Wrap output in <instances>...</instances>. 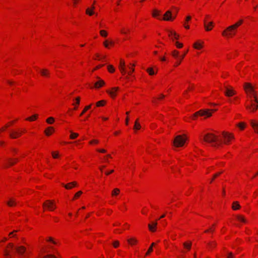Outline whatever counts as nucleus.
I'll return each mask as SVG.
<instances>
[{
    "instance_id": "obj_1",
    "label": "nucleus",
    "mask_w": 258,
    "mask_h": 258,
    "mask_svg": "<svg viewBox=\"0 0 258 258\" xmlns=\"http://www.w3.org/2000/svg\"><path fill=\"white\" fill-rule=\"evenodd\" d=\"M243 87L247 93H249L251 94V96H249L250 105H246V108L252 111H254L258 108V101L254 88L253 86L249 83H245Z\"/></svg>"
},
{
    "instance_id": "obj_2",
    "label": "nucleus",
    "mask_w": 258,
    "mask_h": 258,
    "mask_svg": "<svg viewBox=\"0 0 258 258\" xmlns=\"http://www.w3.org/2000/svg\"><path fill=\"white\" fill-rule=\"evenodd\" d=\"M25 248L22 246L15 245L13 243H9L5 251V258H10L11 253L17 252L19 254L23 253Z\"/></svg>"
},
{
    "instance_id": "obj_3",
    "label": "nucleus",
    "mask_w": 258,
    "mask_h": 258,
    "mask_svg": "<svg viewBox=\"0 0 258 258\" xmlns=\"http://www.w3.org/2000/svg\"><path fill=\"white\" fill-rule=\"evenodd\" d=\"M204 141L208 142V143H214V144L213 145L214 147L218 146L220 145L219 143L217 142L218 138L214 135L212 134H206L203 139Z\"/></svg>"
},
{
    "instance_id": "obj_4",
    "label": "nucleus",
    "mask_w": 258,
    "mask_h": 258,
    "mask_svg": "<svg viewBox=\"0 0 258 258\" xmlns=\"http://www.w3.org/2000/svg\"><path fill=\"white\" fill-rule=\"evenodd\" d=\"M237 28L233 25L229 26L222 32V35L225 37H232L235 34Z\"/></svg>"
},
{
    "instance_id": "obj_5",
    "label": "nucleus",
    "mask_w": 258,
    "mask_h": 258,
    "mask_svg": "<svg viewBox=\"0 0 258 258\" xmlns=\"http://www.w3.org/2000/svg\"><path fill=\"white\" fill-rule=\"evenodd\" d=\"M43 207L44 209L52 211L54 210L56 207L54 201L52 200H46L43 204Z\"/></svg>"
},
{
    "instance_id": "obj_6",
    "label": "nucleus",
    "mask_w": 258,
    "mask_h": 258,
    "mask_svg": "<svg viewBox=\"0 0 258 258\" xmlns=\"http://www.w3.org/2000/svg\"><path fill=\"white\" fill-rule=\"evenodd\" d=\"M185 141V138H183L181 135H178L175 137L173 141V144L176 147H182L183 146Z\"/></svg>"
},
{
    "instance_id": "obj_7",
    "label": "nucleus",
    "mask_w": 258,
    "mask_h": 258,
    "mask_svg": "<svg viewBox=\"0 0 258 258\" xmlns=\"http://www.w3.org/2000/svg\"><path fill=\"white\" fill-rule=\"evenodd\" d=\"M209 109H202L200 110L198 112H196L192 118L195 119L198 115L200 116H206L207 117H210L212 115V113L210 112Z\"/></svg>"
},
{
    "instance_id": "obj_8",
    "label": "nucleus",
    "mask_w": 258,
    "mask_h": 258,
    "mask_svg": "<svg viewBox=\"0 0 258 258\" xmlns=\"http://www.w3.org/2000/svg\"><path fill=\"white\" fill-rule=\"evenodd\" d=\"M225 95L227 97H231L236 94V92L233 90L232 87L225 86Z\"/></svg>"
},
{
    "instance_id": "obj_9",
    "label": "nucleus",
    "mask_w": 258,
    "mask_h": 258,
    "mask_svg": "<svg viewBox=\"0 0 258 258\" xmlns=\"http://www.w3.org/2000/svg\"><path fill=\"white\" fill-rule=\"evenodd\" d=\"M175 17L176 15L172 17L171 12L170 11H167L164 15V17L162 19V20L165 21H172L175 18Z\"/></svg>"
},
{
    "instance_id": "obj_10",
    "label": "nucleus",
    "mask_w": 258,
    "mask_h": 258,
    "mask_svg": "<svg viewBox=\"0 0 258 258\" xmlns=\"http://www.w3.org/2000/svg\"><path fill=\"white\" fill-rule=\"evenodd\" d=\"M222 138L224 139V143L227 144L231 139L234 138V136L226 132L222 133Z\"/></svg>"
},
{
    "instance_id": "obj_11",
    "label": "nucleus",
    "mask_w": 258,
    "mask_h": 258,
    "mask_svg": "<svg viewBox=\"0 0 258 258\" xmlns=\"http://www.w3.org/2000/svg\"><path fill=\"white\" fill-rule=\"evenodd\" d=\"M97 78L98 79V81L94 83V87L98 89L102 87L105 84V82L98 77H97Z\"/></svg>"
},
{
    "instance_id": "obj_12",
    "label": "nucleus",
    "mask_w": 258,
    "mask_h": 258,
    "mask_svg": "<svg viewBox=\"0 0 258 258\" xmlns=\"http://www.w3.org/2000/svg\"><path fill=\"white\" fill-rule=\"evenodd\" d=\"M157 225V222H152L151 223L148 224V228L150 231L154 232L156 231V228Z\"/></svg>"
},
{
    "instance_id": "obj_13",
    "label": "nucleus",
    "mask_w": 258,
    "mask_h": 258,
    "mask_svg": "<svg viewBox=\"0 0 258 258\" xmlns=\"http://www.w3.org/2000/svg\"><path fill=\"white\" fill-rule=\"evenodd\" d=\"M119 90L118 87L112 88L111 90H107V92L110 95L112 98H114L116 96V92Z\"/></svg>"
},
{
    "instance_id": "obj_14",
    "label": "nucleus",
    "mask_w": 258,
    "mask_h": 258,
    "mask_svg": "<svg viewBox=\"0 0 258 258\" xmlns=\"http://www.w3.org/2000/svg\"><path fill=\"white\" fill-rule=\"evenodd\" d=\"M125 62L122 60H120L119 68L121 73L123 75L127 73L125 69Z\"/></svg>"
},
{
    "instance_id": "obj_15",
    "label": "nucleus",
    "mask_w": 258,
    "mask_h": 258,
    "mask_svg": "<svg viewBox=\"0 0 258 258\" xmlns=\"http://www.w3.org/2000/svg\"><path fill=\"white\" fill-rule=\"evenodd\" d=\"M213 23L212 22H207V20H204V26L206 31H210L212 29L210 26H213Z\"/></svg>"
},
{
    "instance_id": "obj_16",
    "label": "nucleus",
    "mask_w": 258,
    "mask_h": 258,
    "mask_svg": "<svg viewBox=\"0 0 258 258\" xmlns=\"http://www.w3.org/2000/svg\"><path fill=\"white\" fill-rule=\"evenodd\" d=\"M62 184L66 189H70L72 188L74 186H75L76 185H77V183L76 182L74 181V182L69 183L67 184H64L63 183Z\"/></svg>"
},
{
    "instance_id": "obj_17",
    "label": "nucleus",
    "mask_w": 258,
    "mask_h": 258,
    "mask_svg": "<svg viewBox=\"0 0 258 258\" xmlns=\"http://www.w3.org/2000/svg\"><path fill=\"white\" fill-rule=\"evenodd\" d=\"M22 133H18L17 131H14L12 133H10V136L12 139H16L18 137L20 136L21 135Z\"/></svg>"
},
{
    "instance_id": "obj_18",
    "label": "nucleus",
    "mask_w": 258,
    "mask_h": 258,
    "mask_svg": "<svg viewBox=\"0 0 258 258\" xmlns=\"http://www.w3.org/2000/svg\"><path fill=\"white\" fill-rule=\"evenodd\" d=\"M7 204L10 207H12L17 204L16 201L13 198H10L9 200L7 202Z\"/></svg>"
},
{
    "instance_id": "obj_19",
    "label": "nucleus",
    "mask_w": 258,
    "mask_h": 258,
    "mask_svg": "<svg viewBox=\"0 0 258 258\" xmlns=\"http://www.w3.org/2000/svg\"><path fill=\"white\" fill-rule=\"evenodd\" d=\"M168 35L169 37H170L172 39H177L178 38L179 36L176 34V33L175 32L172 31H168Z\"/></svg>"
},
{
    "instance_id": "obj_20",
    "label": "nucleus",
    "mask_w": 258,
    "mask_h": 258,
    "mask_svg": "<svg viewBox=\"0 0 258 258\" xmlns=\"http://www.w3.org/2000/svg\"><path fill=\"white\" fill-rule=\"evenodd\" d=\"M203 43V42L200 43L197 41L194 44L193 46L195 49H200L202 48Z\"/></svg>"
},
{
    "instance_id": "obj_21",
    "label": "nucleus",
    "mask_w": 258,
    "mask_h": 258,
    "mask_svg": "<svg viewBox=\"0 0 258 258\" xmlns=\"http://www.w3.org/2000/svg\"><path fill=\"white\" fill-rule=\"evenodd\" d=\"M17 231V230H14L13 231V232H11L10 234H9V236H10V238H14V237H16L17 238V240H25V239H24L23 237H21L20 239L17 238L16 237V235L14 234V233L16 232Z\"/></svg>"
},
{
    "instance_id": "obj_22",
    "label": "nucleus",
    "mask_w": 258,
    "mask_h": 258,
    "mask_svg": "<svg viewBox=\"0 0 258 258\" xmlns=\"http://www.w3.org/2000/svg\"><path fill=\"white\" fill-rule=\"evenodd\" d=\"M51 131L53 132L54 128L53 127L49 126L45 130L44 133L46 136H50L51 134Z\"/></svg>"
},
{
    "instance_id": "obj_23",
    "label": "nucleus",
    "mask_w": 258,
    "mask_h": 258,
    "mask_svg": "<svg viewBox=\"0 0 258 258\" xmlns=\"http://www.w3.org/2000/svg\"><path fill=\"white\" fill-rule=\"evenodd\" d=\"M240 208V206L238 202H234L232 204V208L234 210H237Z\"/></svg>"
},
{
    "instance_id": "obj_24",
    "label": "nucleus",
    "mask_w": 258,
    "mask_h": 258,
    "mask_svg": "<svg viewBox=\"0 0 258 258\" xmlns=\"http://www.w3.org/2000/svg\"><path fill=\"white\" fill-rule=\"evenodd\" d=\"M185 54H186V52L184 53L182 55H181L180 56H179V58H176L177 59V61L176 62V64L175 65V66H177L179 65L182 59L184 57V56L185 55Z\"/></svg>"
},
{
    "instance_id": "obj_25",
    "label": "nucleus",
    "mask_w": 258,
    "mask_h": 258,
    "mask_svg": "<svg viewBox=\"0 0 258 258\" xmlns=\"http://www.w3.org/2000/svg\"><path fill=\"white\" fill-rule=\"evenodd\" d=\"M215 225L213 224L211 226L209 227L207 230L205 231V233L213 232L215 230Z\"/></svg>"
},
{
    "instance_id": "obj_26",
    "label": "nucleus",
    "mask_w": 258,
    "mask_h": 258,
    "mask_svg": "<svg viewBox=\"0 0 258 258\" xmlns=\"http://www.w3.org/2000/svg\"><path fill=\"white\" fill-rule=\"evenodd\" d=\"M120 192V190L118 188H114L111 192V195L113 197L117 196Z\"/></svg>"
},
{
    "instance_id": "obj_27",
    "label": "nucleus",
    "mask_w": 258,
    "mask_h": 258,
    "mask_svg": "<svg viewBox=\"0 0 258 258\" xmlns=\"http://www.w3.org/2000/svg\"><path fill=\"white\" fill-rule=\"evenodd\" d=\"M40 73L43 76H48L49 74V71L47 69H42L40 71Z\"/></svg>"
},
{
    "instance_id": "obj_28",
    "label": "nucleus",
    "mask_w": 258,
    "mask_h": 258,
    "mask_svg": "<svg viewBox=\"0 0 258 258\" xmlns=\"http://www.w3.org/2000/svg\"><path fill=\"white\" fill-rule=\"evenodd\" d=\"M71 135H70V138L71 139H74L77 138L79 136L78 134L73 133L72 131H70Z\"/></svg>"
},
{
    "instance_id": "obj_29",
    "label": "nucleus",
    "mask_w": 258,
    "mask_h": 258,
    "mask_svg": "<svg viewBox=\"0 0 258 258\" xmlns=\"http://www.w3.org/2000/svg\"><path fill=\"white\" fill-rule=\"evenodd\" d=\"M172 55L175 58H179V52L178 51H177V50H173L172 52Z\"/></svg>"
},
{
    "instance_id": "obj_30",
    "label": "nucleus",
    "mask_w": 258,
    "mask_h": 258,
    "mask_svg": "<svg viewBox=\"0 0 258 258\" xmlns=\"http://www.w3.org/2000/svg\"><path fill=\"white\" fill-rule=\"evenodd\" d=\"M236 218L238 220H239L241 222H242L243 223H245L246 221V220L244 219V218L243 216H242L241 215H237Z\"/></svg>"
},
{
    "instance_id": "obj_31",
    "label": "nucleus",
    "mask_w": 258,
    "mask_h": 258,
    "mask_svg": "<svg viewBox=\"0 0 258 258\" xmlns=\"http://www.w3.org/2000/svg\"><path fill=\"white\" fill-rule=\"evenodd\" d=\"M250 124L252 127L256 130L257 128H258V122H255L254 121H251Z\"/></svg>"
},
{
    "instance_id": "obj_32",
    "label": "nucleus",
    "mask_w": 258,
    "mask_h": 258,
    "mask_svg": "<svg viewBox=\"0 0 258 258\" xmlns=\"http://www.w3.org/2000/svg\"><path fill=\"white\" fill-rule=\"evenodd\" d=\"M130 65H132V64H130ZM135 66V64H133L132 67L128 66V68L130 70V71L127 73L128 74V75H130L132 72H134L135 69H134V67Z\"/></svg>"
},
{
    "instance_id": "obj_33",
    "label": "nucleus",
    "mask_w": 258,
    "mask_h": 258,
    "mask_svg": "<svg viewBox=\"0 0 258 258\" xmlns=\"http://www.w3.org/2000/svg\"><path fill=\"white\" fill-rule=\"evenodd\" d=\"M86 13L89 16H92L94 14V12L90 8H87L86 11Z\"/></svg>"
},
{
    "instance_id": "obj_34",
    "label": "nucleus",
    "mask_w": 258,
    "mask_h": 258,
    "mask_svg": "<svg viewBox=\"0 0 258 258\" xmlns=\"http://www.w3.org/2000/svg\"><path fill=\"white\" fill-rule=\"evenodd\" d=\"M91 107V105H89L85 107L83 111L80 114V116L83 115L88 110H89Z\"/></svg>"
},
{
    "instance_id": "obj_35",
    "label": "nucleus",
    "mask_w": 258,
    "mask_h": 258,
    "mask_svg": "<svg viewBox=\"0 0 258 258\" xmlns=\"http://www.w3.org/2000/svg\"><path fill=\"white\" fill-rule=\"evenodd\" d=\"M147 72L149 73L150 75H153L155 74L153 68H150L147 69Z\"/></svg>"
},
{
    "instance_id": "obj_36",
    "label": "nucleus",
    "mask_w": 258,
    "mask_h": 258,
    "mask_svg": "<svg viewBox=\"0 0 258 258\" xmlns=\"http://www.w3.org/2000/svg\"><path fill=\"white\" fill-rule=\"evenodd\" d=\"M106 102L104 100H101L96 103V106L98 107L104 105Z\"/></svg>"
},
{
    "instance_id": "obj_37",
    "label": "nucleus",
    "mask_w": 258,
    "mask_h": 258,
    "mask_svg": "<svg viewBox=\"0 0 258 258\" xmlns=\"http://www.w3.org/2000/svg\"><path fill=\"white\" fill-rule=\"evenodd\" d=\"M54 121V119L52 117H50L46 119V122L48 124H52Z\"/></svg>"
},
{
    "instance_id": "obj_38",
    "label": "nucleus",
    "mask_w": 258,
    "mask_h": 258,
    "mask_svg": "<svg viewBox=\"0 0 258 258\" xmlns=\"http://www.w3.org/2000/svg\"><path fill=\"white\" fill-rule=\"evenodd\" d=\"M141 128V125L138 123V120H137L135 123L134 129L139 130Z\"/></svg>"
},
{
    "instance_id": "obj_39",
    "label": "nucleus",
    "mask_w": 258,
    "mask_h": 258,
    "mask_svg": "<svg viewBox=\"0 0 258 258\" xmlns=\"http://www.w3.org/2000/svg\"><path fill=\"white\" fill-rule=\"evenodd\" d=\"M107 69H108V71L110 73H113L115 71L114 68H113V67L112 65H108L107 66Z\"/></svg>"
},
{
    "instance_id": "obj_40",
    "label": "nucleus",
    "mask_w": 258,
    "mask_h": 258,
    "mask_svg": "<svg viewBox=\"0 0 258 258\" xmlns=\"http://www.w3.org/2000/svg\"><path fill=\"white\" fill-rule=\"evenodd\" d=\"M18 161V159H15L14 161L11 159H9L8 162L10 165H14L16 162Z\"/></svg>"
},
{
    "instance_id": "obj_41",
    "label": "nucleus",
    "mask_w": 258,
    "mask_h": 258,
    "mask_svg": "<svg viewBox=\"0 0 258 258\" xmlns=\"http://www.w3.org/2000/svg\"><path fill=\"white\" fill-rule=\"evenodd\" d=\"M80 98L79 97L76 99V104H73V105H74L75 106L74 107V109H77L78 105H79L80 103Z\"/></svg>"
},
{
    "instance_id": "obj_42",
    "label": "nucleus",
    "mask_w": 258,
    "mask_h": 258,
    "mask_svg": "<svg viewBox=\"0 0 258 258\" xmlns=\"http://www.w3.org/2000/svg\"><path fill=\"white\" fill-rule=\"evenodd\" d=\"M37 117V115L34 114L32 116L27 118L26 119V120H29V121H33V120L36 119Z\"/></svg>"
},
{
    "instance_id": "obj_43",
    "label": "nucleus",
    "mask_w": 258,
    "mask_h": 258,
    "mask_svg": "<svg viewBox=\"0 0 258 258\" xmlns=\"http://www.w3.org/2000/svg\"><path fill=\"white\" fill-rule=\"evenodd\" d=\"M154 245H155V243H152V244L150 246L148 251L146 252V255L149 254L153 250V247Z\"/></svg>"
},
{
    "instance_id": "obj_44",
    "label": "nucleus",
    "mask_w": 258,
    "mask_h": 258,
    "mask_svg": "<svg viewBox=\"0 0 258 258\" xmlns=\"http://www.w3.org/2000/svg\"><path fill=\"white\" fill-rule=\"evenodd\" d=\"M100 34L102 37H106L107 36V32L103 30L100 31Z\"/></svg>"
},
{
    "instance_id": "obj_45",
    "label": "nucleus",
    "mask_w": 258,
    "mask_h": 258,
    "mask_svg": "<svg viewBox=\"0 0 258 258\" xmlns=\"http://www.w3.org/2000/svg\"><path fill=\"white\" fill-rule=\"evenodd\" d=\"M243 21L242 20H240L235 24H233L234 26H235L236 28H237L242 23Z\"/></svg>"
},
{
    "instance_id": "obj_46",
    "label": "nucleus",
    "mask_w": 258,
    "mask_h": 258,
    "mask_svg": "<svg viewBox=\"0 0 258 258\" xmlns=\"http://www.w3.org/2000/svg\"><path fill=\"white\" fill-rule=\"evenodd\" d=\"M183 246L184 248H187L188 249H190L191 247L190 243H184Z\"/></svg>"
},
{
    "instance_id": "obj_47",
    "label": "nucleus",
    "mask_w": 258,
    "mask_h": 258,
    "mask_svg": "<svg viewBox=\"0 0 258 258\" xmlns=\"http://www.w3.org/2000/svg\"><path fill=\"white\" fill-rule=\"evenodd\" d=\"M137 241H138L137 239H136L134 237H131L129 239H128V240H127V242H137Z\"/></svg>"
},
{
    "instance_id": "obj_48",
    "label": "nucleus",
    "mask_w": 258,
    "mask_h": 258,
    "mask_svg": "<svg viewBox=\"0 0 258 258\" xmlns=\"http://www.w3.org/2000/svg\"><path fill=\"white\" fill-rule=\"evenodd\" d=\"M82 194V192L81 191H79L77 192L75 195V196H74V198L73 199H75V198L79 197Z\"/></svg>"
},
{
    "instance_id": "obj_49",
    "label": "nucleus",
    "mask_w": 258,
    "mask_h": 258,
    "mask_svg": "<svg viewBox=\"0 0 258 258\" xmlns=\"http://www.w3.org/2000/svg\"><path fill=\"white\" fill-rule=\"evenodd\" d=\"M42 258H56L52 254H47L42 257Z\"/></svg>"
},
{
    "instance_id": "obj_50",
    "label": "nucleus",
    "mask_w": 258,
    "mask_h": 258,
    "mask_svg": "<svg viewBox=\"0 0 258 258\" xmlns=\"http://www.w3.org/2000/svg\"><path fill=\"white\" fill-rule=\"evenodd\" d=\"M46 242H55V239H54L53 238L51 237H49L46 240Z\"/></svg>"
},
{
    "instance_id": "obj_51",
    "label": "nucleus",
    "mask_w": 258,
    "mask_h": 258,
    "mask_svg": "<svg viewBox=\"0 0 258 258\" xmlns=\"http://www.w3.org/2000/svg\"><path fill=\"white\" fill-rule=\"evenodd\" d=\"M159 15V12L157 10H154L152 15L153 17H156Z\"/></svg>"
},
{
    "instance_id": "obj_52",
    "label": "nucleus",
    "mask_w": 258,
    "mask_h": 258,
    "mask_svg": "<svg viewBox=\"0 0 258 258\" xmlns=\"http://www.w3.org/2000/svg\"><path fill=\"white\" fill-rule=\"evenodd\" d=\"M238 126L241 129L243 130L245 127V124L243 122H240L238 124Z\"/></svg>"
},
{
    "instance_id": "obj_53",
    "label": "nucleus",
    "mask_w": 258,
    "mask_h": 258,
    "mask_svg": "<svg viewBox=\"0 0 258 258\" xmlns=\"http://www.w3.org/2000/svg\"><path fill=\"white\" fill-rule=\"evenodd\" d=\"M175 44L177 48H181L183 46V44L182 43H179L178 42H176Z\"/></svg>"
},
{
    "instance_id": "obj_54",
    "label": "nucleus",
    "mask_w": 258,
    "mask_h": 258,
    "mask_svg": "<svg viewBox=\"0 0 258 258\" xmlns=\"http://www.w3.org/2000/svg\"><path fill=\"white\" fill-rule=\"evenodd\" d=\"M103 44L105 47L108 48L109 46V41L108 40H105Z\"/></svg>"
},
{
    "instance_id": "obj_55",
    "label": "nucleus",
    "mask_w": 258,
    "mask_h": 258,
    "mask_svg": "<svg viewBox=\"0 0 258 258\" xmlns=\"http://www.w3.org/2000/svg\"><path fill=\"white\" fill-rule=\"evenodd\" d=\"M52 157L54 158H56L58 156V153H55L54 152H52Z\"/></svg>"
},
{
    "instance_id": "obj_56",
    "label": "nucleus",
    "mask_w": 258,
    "mask_h": 258,
    "mask_svg": "<svg viewBox=\"0 0 258 258\" xmlns=\"http://www.w3.org/2000/svg\"><path fill=\"white\" fill-rule=\"evenodd\" d=\"M129 31H130L129 29H127L126 31H125L124 29H122V30H121L120 32L122 34H126L127 33V32H128Z\"/></svg>"
},
{
    "instance_id": "obj_57",
    "label": "nucleus",
    "mask_w": 258,
    "mask_h": 258,
    "mask_svg": "<svg viewBox=\"0 0 258 258\" xmlns=\"http://www.w3.org/2000/svg\"><path fill=\"white\" fill-rule=\"evenodd\" d=\"M99 143L98 140H93L92 141L90 142V144H98Z\"/></svg>"
},
{
    "instance_id": "obj_58",
    "label": "nucleus",
    "mask_w": 258,
    "mask_h": 258,
    "mask_svg": "<svg viewBox=\"0 0 258 258\" xmlns=\"http://www.w3.org/2000/svg\"><path fill=\"white\" fill-rule=\"evenodd\" d=\"M221 172H219V173H217L216 174H215L214 175V178L211 180V182H212L213 181V180H214V179L215 178H216V177H217L218 175H219L220 174H221Z\"/></svg>"
},
{
    "instance_id": "obj_59",
    "label": "nucleus",
    "mask_w": 258,
    "mask_h": 258,
    "mask_svg": "<svg viewBox=\"0 0 258 258\" xmlns=\"http://www.w3.org/2000/svg\"><path fill=\"white\" fill-rule=\"evenodd\" d=\"M97 151L102 153H105L106 152L105 149H98Z\"/></svg>"
},
{
    "instance_id": "obj_60",
    "label": "nucleus",
    "mask_w": 258,
    "mask_h": 258,
    "mask_svg": "<svg viewBox=\"0 0 258 258\" xmlns=\"http://www.w3.org/2000/svg\"><path fill=\"white\" fill-rule=\"evenodd\" d=\"M113 172H114L113 170H111L110 171H109L108 172H106L105 174L108 175L110 174V173H113Z\"/></svg>"
},
{
    "instance_id": "obj_61",
    "label": "nucleus",
    "mask_w": 258,
    "mask_h": 258,
    "mask_svg": "<svg viewBox=\"0 0 258 258\" xmlns=\"http://www.w3.org/2000/svg\"><path fill=\"white\" fill-rule=\"evenodd\" d=\"M113 246L115 248H117L119 246V243H113Z\"/></svg>"
},
{
    "instance_id": "obj_62",
    "label": "nucleus",
    "mask_w": 258,
    "mask_h": 258,
    "mask_svg": "<svg viewBox=\"0 0 258 258\" xmlns=\"http://www.w3.org/2000/svg\"><path fill=\"white\" fill-rule=\"evenodd\" d=\"M165 97V95L163 94H160V97L158 98L159 100H160Z\"/></svg>"
},
{
    "instance_id": "obj_63",
    "label": "nucleus",
    "mask_w": 258,
    "mask_h": 258,
    "mask_svg": "<svg viewBox=\"0 0 258 258\" xmlns=\"http://www.w3.org/2000/svg\"><path fill=\"white\" fill-rule=\"evenodd\" d=\"M227 258H233L232 252H230L228 254Z\"/></svg>"
},
{
    "instance_id": "obj_64",
    "label": "nucleus",
    "mask_w": 258,
    "mask_h": 258,
    "mask_svg": "<svg viewBox=\"0 0 258 258\" xmlns=\"http://www.w3.org/2000/svg\"><path fill=\"white\" fill-rule=\"evenodd\" d=\"M79 0H73L74 5H76Z\"/></svg>"
}]
</instances>
